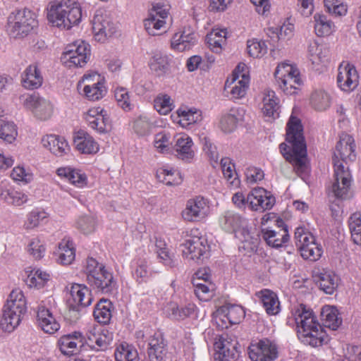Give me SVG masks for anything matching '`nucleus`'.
<instances>
[{"label": "nucleus", "mask_w": 361, "mask_h": 361, "mask_svg": "<svg viewBox=\"0 0 361 361\" xmlns=\"http://www.w3.org/2000/svg\"><path fill=\"white\" fill-rule=\"evenodd\" d=\"M111 341L112 336L108 330L93 327L88 331L86 337L80 332L75 331L61 336L57 343L61 353L73 355L78 353L85 344L96 352L104 351Z\"/></svg>", "instance_id": "nucleus-1"}, {"label": "nucleus", "mask_w": 361, "mask_h": 361, "mask_svg": "<svg viewBox=\"0 0 361 361\" xmlns=\"http://www.w3.org/2000/svg\"><path fill=\"white\" fill-rule=\"evenodd\" d=\"M286 141L291 145V152H288V146L281 143L279 146L281 152L287 161L292 163L297 173L300 174L307 169L306 145L302 133L300 120L291 116L287 123Z\"/></svg>", "instance_id": "nucleus-2"}, {"label": "nucleus", "mask_w": 361, "mask_h": 361, "mask_svg": "<svg viewBox=\"0 0 361 361\" xmlns=\"http://www.w3.org/2000/svg\"><path fill=\"white\" fill-rule=\"evenodd\" d=\"M82 10L80 4L73 0L51 2L47 8V20L54 27L61 30H70L80 23Z\"/></svg>", "instance_id": "nucleus-3"}, {"label": "nucleus", "mask_w": 361, "mask_h": 361, "mask_svg": "<svg viewBox=\"0 0 361 361\" xmlns=\"http://www.w3.org/2000/svg\"><path fill=\"white\" fill-rule=\"evenodd\" d=\"M27 312V300L24 293L19 288L13 289L2 309L0 328L5 332L13 331L20 324Z\"/></svg>", "instance_id": "nucleus-4"}, {"label": "nucleus", "mask_w": 361, "mask_h": 361, "mask_svg": "<svg viewBox=\"0 0 361 361\" xmlns=\"http://www.w3.org/2000/svg\"><path fill=\"white\" fill-rule=\"evenodd\" d=\"M37 25L36 16L30 10H15L8 17L7 32L13 38H23Z\"/></svg>", "instance_id": "nucleus-5"}, {"label": "nucleus", "mask_w": 361, "mask_h": 361, "mask_svg": "<svg viewBox=\"0 0 361 361\" xmlns=\"http://www.w3.org/2000/svg\"><path fill=\"white\" fill-rule=\"evenodd\" d=\"M276 84L286 94L297 92L302 84L298 68L290 63H280L274 71Z\"/></svg>", "instance_id": "nucleus-6"}, {"label": "nucleus", "mask_w": 361, "mask_h": 361, "mask_svg": "<svg viewBox=\"0 0 361 361\" xmlns=\"http://www.w3.org/2000/svg\"><path fill=\"white\" fill-rule=\"evenodd\" d=\"M296 328L299 338L305 344L317 347L328 341L326 332L314 314L305 322L297 324Z\"/></svg>", "instance_id": "nucleus-7"}, {"label": "nucleus", "mask_w": 361, "mask_h": 361, "mask_svg": "<svg viewBox=\"0 0 361 361\" xmlns=\"http://www.w3.org/2000/svg\"><path fill=\"white\" fill-rule=\"evenodd\" d=\"M79 93L90 101H97L106 93L104 78L97 72L85 73L78 82Z\"/></svg>", "instance_id": "nucleus-8"}, {"label": "nucleus", "mask_w": 361, "mask_h": 361, "mask_svg": "<svg viewBox=\"0 0 361 361\" xmlns=\"http://www.w3.org/2000/svg\"><path fill=\"white\" fill-rule=\"evenodd\" d=\"M23 107L37 120L47 121L54 114V104L48 99L32 93L21 97Z\"/></svg>", "instance_id": "nucleus-9"}, {"label": "nucleus", "mask_w": 361, "mask_h": 361, "mask_svg": "<svg viewBox=\"0 0 361 361\" xmlns=\"http://www.w3.org/2000/svg\"><path fill=\"white\" fill-rule=\"evenodd\" d=\"M295 241L304 259L316 261L322 256V247L315 242L312 234L304 228H296Z\"/></svg>", "instance_id": "nucleus-10"}, {"label": "nucleus", "mask_w": 361, "mask_h": 361, "mask_svg": "<svg viewBox=\"0 0 361 361\" xmlns=\"http://www.w3.org/2000/svg\"><path fill=\"white\" fill-rule=\"evenodd\" d=\"M169 15L168 6L162 4H154L149 11L148 17L144 20V26L148 34L155 36L165 32Z\"/></svg>", "instance_id": "nucleus-11"}, {"label": "nucleus", "mask_w": 361, "mask_h": 361, "mask_svg": "<svg viewBox=\"0 0 361 361\" xmlns=\"http://www.w3.org/2000/svg\"><path fill=\"white\" fill-rule=\"evenodd\" d=\"M184 259L199 264L209 250L207 240L203 236H190L180 245Z\"/></svg>", "instance_id": "nucleus-12"}, {"label": "nucleus", "mask_w": 361, "mask_h": 361, "mask_svg": "<svg viewBox=\"0 0 361 361\" xmlns=\"http://www.w3.org/2000/svg\"><path fill=\"white\" fill-rule=\"evenodd\" d=\"M92 30L95 39L100 42H104L116 33L117 25L107 11L100 8L97 10L94 15Z\"/></svg>", "instance_id": "nucleus-13"}, {"label": "nucleus", "mask_w": 361, "mask_h": 361, "mask_svg": "<svg viewBox=\"0 0 361 361\" xmlns=\"http://www.w3.org/2000/svg\"><path fill=\"white\" fill-rule=\"evenodd\" d=\"M90 56V45L84 41H78L66 48L61 56V61L68 68L82 67L87 63Z\"/></svg>", "instance_id": "nucleus-14"}, {"label": "nucleus", "mask_w": 361, "mask_h": 361, "mask_svg": "<svg viewBox=\"0 0 361 361\" xmlns=\"http://www.w3.org/2000/svg\"><path fill=\"white\" fill-rule=\"evenodd\" d=\"M245 68V64H239L225 83V90L233 99L244 97L248 87L249 78L243 73Z\"/></svg>", "instance_id": "nucleus-15"}, {"label": "nucleus", "mask_w": 361, "mask_h": 361, "mask_svg": "<svg viewBox=\"0 0 361 361\" xmlns=\"http://www.w3.org/2000/svg\"><path fill=\"white\" fill-rule=\"evenodd\" d=\"M355 157V144L353 137L347 133H342L334 153V168L337 162L342 166H348V163L353 161Z\"/></svg>", "instance_id": "nucleus-16"}, {"label": "nucleus", "mask_w": 361, "mask_h": 361, "mask_svg": "<svg viewBox=\"0 0 361 361\" xmlns=\"http://www.w3.org/2000/svg\"><path fill=\"white\" fill-rule=\"evenodd\" d=\"M335 180L331 186V192L337 198L345 199L350 195L352 176L349 167L336 164L334 168Z\"/></svg>", "instance_id": "nucleus-17"}, {"label": "nucleus", "mask_w": 361, "mask_h": 361, "mask_svg": "<svg viewBox=\"0 0 361 361\" xmlns=\"http://www.w3.org/2000/svg\"><path fill=\"white\" fill-rule=\"evenodd\" d=\"M249 357L252 361H274L278 357V348L276 343L268 338L251 343L248 348Z\"/></svg>", "instance_id": "nucleus-18"}, {"label": "nucleus", "mask_w": 361, "mask_h": 361, "mask_svg": "<svg viewBox=\"0 0 361 361\" xmlns=\"http://www.w3.org/2000/svg\"><path fill=\"white\" fill-rule=\"evenodd\" d=\"M209 213V206L207 200L199 196L188 200L181 215L185 221L195 222L204 219Z\"/></svg>", "instance_id": "nucleus-19"}, {"label": "nucleus", "mask_w": 361, "mask_h": 361, "mask_svg": "<svg viewBox=\"0 0 361 361\" xmlns=\"http://www.w3.org/2000/svg\"><path fill=\"white\" fill-rule=\"evenodd\" d=\"M238 341L228 335L216 338L214 345L216 350L215 358L219 361H235L239 357Z\"/></svg>", "instance_id": "nucleus-20"}, {"label": "nucleus", "mask_w": 361, "mask_h": 361, "mask_svg": "<svg viewBox=\"0 0 361 361\" xmlns=\"http://www.w3.org/2000/svg\"><path fill=\"white\" fill-rule=\"evenodd\" d=\"M277 224L271 227L262 228V237L267 244L272 247H281L289 239V235L282 220H277Z\"/></svg>", "instance_id": "nucleus-21"}, {"label": "nucleus", "mask_w": 361, "mask_h": 361, "mask_svg": "<svg viewBox=\"0 0 361 361\" xmlns=\"http://www.w3.org/2000/svg\"><path fill=\"white\" fill-rule=\"evenodd\" d=\"M247 204L254 211L270 209L275 204V198L262 188L253 189L247 196Z\"/></svg>", "instance_id": "nucleus-22"}, {"label": "nucleus", "mask_w": 361, "mask_h": 361, "mask_svg": "<svg viewBox=\"0 0 361 361\" xmlns=\"http://www.w3.org/2000/svg\"><path fill=\"white\" fill-rule=\"evenodd\" d=\"M337 83L343 91L355 90L359 83L358 73L355 66L350 63H341L338 67Z\"/></svg>", "instance_id": "nucleus-23"}, {"label": "nucleus", "mask_w": 361, "mask_h": 361, "mask_svg": "<svg viewBox=\"0 0 361 361\" xmlns=\"http://www.w3.org/2000/svg\"><path fill=\"white\" fill-rule=\"evenodd\" d=\"M245 224V219L232 211L225 212L219 218V225L224 230L238 234L246 232L247 238H245V240H248L250 231L244 226Z\"/></svg>", "instance_id": "nucleus-24"}, {"label": "nucleus", "mask_w": 361, "mask_h": 361, "mask_svg": "<svg viewBox=\"0 0 361 361\" xmlns=\"http://www.w3.org/2000/svg\"><path fill=\"white\" fill-rule=\"evenodd\" d=\"M104 112V109L98 106L90 109L85 114L88 126L99 133H107L110 128L108 118Z\"/></svg>", "instance_id": "nucleus-25"}, {"label": "nucleus", "mask_w": 361, "mask_h": 361, "mask_svg": "<svg viewBox=\"0 0 361 361\" xmlns=\"http://www.w3.org/2000/svg\"><path fill=\"white\" fill-rule=\"evenodd\" d=\"M313 279L320 289L327 294H332L338 284V276L334 271L324 269L314 271Z\"/></svg>", "instance_id": "nucleus-26"}, {"label": "nucleus", "mask_w": 361, "mask_h": 361, "mask_svg": "<svg viewBox=\"0 0 361 361\" xmlns=\"http://www.w3.org/2000/svg\"><path fill=\"white\" fill-rule=\"evenodd\" d=\"M37 322L39 328L46 334H53L60 329L50 310L44 304H40L37 310Z\"/></svg>", "instance_id": "nucleus-27"}, {"label": "nucleus", "mask_w": 361, "mask_h": 361, "mask_svg": "<svg viewBox=\"0 0 361 361\" xmlns=\"http://www.w3.org/2000/svg\"><path fill=\"white\" fill-rule=\"evenodd\" d=\"M41 143L44 148L57 157H62L70 152L68 142L59 135H46L42 137Z\"/></svg>", "instance_id": "nucleus-28"}, {"label": "nucleus", "mask_w": 361, "mask_h": 361, "mask_svg": "<svg viewBox=\"0 0 361 361\" xmlns=\"http://www.w3.org/2000/svg\"><path fill=\"white\" fill-rule=\"evenodd\" d=\"M196 42L195 35L190 27L176 32L171 40V48L178 51L190 49Z\"/></svg>", "instance_id": "nucleus-29"}, {"label": "nucleus", "mask_w": 361, "mask_h": 361, "mask_svg": "<svg viewBox=\"0 0 361 361\" xmlns=\"http://www.w3.org/2000/svg\"><path fill=\"white\" fill-rule=\"evenodd\" d=\"M197 310V306L193 303L180 306L175 302H170L165 305L164 312L171 319L181 321L195 314Z\"/></svg>", "instance_id": "nucleus-30"}, {"label": "nucleus", "mask_w": 361, "mask_h": 361, "mask_svg": "<svg viewBox=\"0 0 361 361\" xmlns=\"http://www.w3.org/2000/svg\"><path fill=\"white\" fill-rule=\"evenodd\" d=\"M192 145V140L188 135L180 133L174 136L173 148L179 159L186 161L192 159L195 155Z\"/></svg>", "instance_id": "nucleus-31"}, {"label": "nucleus", "mask_w": 361, "mask_h": 361, "mask_svg": "<svg viewBox=\"0 0 361 361\" xmlns=\"http://www.w3.org/2000/svg\"><path fill=\"white\" fill-rule=\"evenodd\" d=\"M244 114L243 109H231L228 113L223 114L220 118L219 124L220 129L226 133L234 131L238 123L243 119Z\"/></svg>", "instance_id": "nucleus-32"}, {"label": "nucleus", "mask_w": 361, "mask_h": 361, "mask_svg": "<svg viewBox=\"0 0 361 361\" xmlns=\"http://www.w3.org/2000/svg\"><path fill=\"white\" fill-rule=\"evenodd\" d=\"M76 149L82 154H93L99 150V145L94 139L84 131L78 132L73 139Z\"/></svg>", "instance_id": "nucleus-33"}, {"label": "nucleus", "mask_w": 361, "mask_h": 361, "mask_svg": "<svg viewBox=\"0 0 361 361\" xmlns=\"http://www.w3.org/2000/svg\"><path fill=\"white\" fill-rule=\"evenodd\" d=\"M43 82V78L36 64L28 66L21 75L22 85L27 90L39 88Z\"/></svg>", "instance_id": "nucleus-34"}, {"label": "nucleus", "mask_w": 361, "mask_h": 361, "mask_svg": "<svg viewBox=\"0 0 361 361\" xmlns=\"http://www.w3.org/2000/svg\"><path fill=\"white\" fill-rule=\"evenodd\" d=\"M56 261L62 265H69L75 258V248L73 242L70 238H63L59 243L56 251Z\"/></svg>", "instance_id": "nucleus-35"}, {"label": "nucleus", "mask_w": 361, "mask_h": 361, "mask_svg": "<svg viewBox=\"0 0 361 361\" xmlns=\"http://www.w3.org/2000/svg\"><path fill=\"white\" fill-rule=\"evenodd\" d=\"M97 278L95 281H88V283L102 293H110L116 287V281L114 279L112 273L106 269L95 275Z\"/></svg>", "instance_id": "nucleus-36"}, {"label": "nucleus", "mask_w": 361, "mask_h": 361, "mask_svg": "<svg viewBox=\"0 0 361 361\" xmlns=\"http://www.w3.org/2000/svg\"><path fill=\"white\" fill-rule=\"evenodd\" d=\"M70 295L75 305L87 307L92 302L90 290L83 284H73L70 289Z\"/></svg>", "instance_id": "nucleus-37"}, {"label": "nucleus", "mask_w": 361, "mask_h": 361, "mask_svg": "<svg viewBox=\"0 0 361 361\" xmlns=\"http://www.w3.org/2000/svg\"><path fill=\"white\" fill-rule=\"evenodd\" d=\"M259 297L268 314L276 315L281 311L280 302L274 292L264 289L259 293Z\"/></svg>", "instance_id": "nucleus-38"}, {"label": "nucleus", "mask_w": 361, "mask_h": 361, "mask_svg": "<svg viewBox=\"0 0 361 361\" xmlns=\"http://www.w3.org/2000/svg\"><path fill=\"white\" fill-rule=\"evenodd\" d=\"M176 113L179 118L178 123L183 128H187L202 120V111L196 108L183 106L179 108Z\"/></svg>", "instance_id": "nucleus-39"}, {"label": "nucleus", "mask_w": 361, "mask_h": 361, "mask_svg": "<svg viewBox=\"0 0 361 361\" xmlns=\"http://www.w3.org/2000/svg\"><path fill=\"white\" fill-rule=\"evenodd\" d=\"M314 29L318 37H326L333 33L335 30L334 22L324 14L317 13L313 16Z\"/></svg>", "instance_id": "nucleus-40"}, {"label": "nucleus", "mask_w": 361, "mask_h": 361, "mask_svg": "<svg viewBox=\"0 0 361 361\" xmlns=\"http://www.w3.org/2000/svg\"><path fill=\"white\" fill-rule=\"evenodd\" d=\"M59 176L66 178L72 184L83 188L87 184V178L85 173L70 167H61L57 169Z\"/></svg>", "instance_id": "nucleus-41"}, {"label": "nucleus", "mask_w": 361, "mask_h": 361, "mask_svg": "<svg viewBox=\"0 0 361 361\" xmlns=\"http://www.w3.org/2000/svg\"><path fill=\"white\" fill-rule=\"evenodd\" d=\"M262 112L264 115L268 117H274L278 114L279 109V99L277 97L274 91L266 90L263 93L262 99Z\"/></svg>", "instance_id": "nucleus-42"}, {"label": "nucleus", "mask_w": 361, "mask_h": 361, "mask_svg": "<svg viewBox=\"0 0 361 361\" xmlns=\"http://www.w3.org/2000/svg\"><path fill=\"white\" fill-rule=\"evenodd\" d=\"M132 126L134 133L137 135L143 137L151 133L155 125L151 116L147 114H141L133 119Z\"/></svg>", "instance_id": "nucleus-43"}, {"label": "nucleus", "mask_w": 361, "mask_h": 361, "mask_svg": "<svg viewBox=\"0 0 361 361\" xmlns=\"http://www.w3.org/2000/svg\"><path fill=\"white\" fill-rule=\"evenodd\" d=\"M149 66L154 75L158 77L163 76L169 71V59L164 54L156 53L150 59Z\"/></svg>", "instance_id": "nucleus-44"}, {"label": "nucleus", "mask_w": 361, "mask_h": 361, "mask_svg": "<svg viewBox=\"0 0 361 361\" xmlns=\"http://www.w3.org/2000/svg\"><path fill=\"white\" fill-rule=\"evenodd\" d=\"M227 34L226 29L215 28L207 35V44L212 51L219 53L221 51L226 44Z\"/></svg>", "instance_id": "nucleus-45"}, {"label": "nucleus", "mask_w": 361, "mask_h": 361, "mask_svg": "<svg viewBox=\"0 0 361 361\" xmlns=\"http://www.w3.org/2000/svg\"><path fill=\"white\" fill-rule=\"evenodd\" d=\"M310 100L312 108L318 111L326 110L331 103V95L323 89H317L313 91Z\"/></svg>", "instance_id": "nucleus-46"}, {"label": "nucleus", "mask_w": 361, "mask_h": 361, "mask_svg": "<svg viewBox=\"0 0 361 361\" xmlns=\"http://www.w3.org/2000/svg\"><path fill=\"white\" fill-rule=\"evenodd\" d=\"M0 198L4 202L14 207H20L27 202V195L14 189H1Z\"/></svg>", "instance_id": "nucleus-47"}, {"label": "nucleus", "mask_w": 361, "mask_h": 361, "mask_svg": "<svg viewBox=\"0 0 361 361\" xmlns=\"http://www.w3.org/2000/svg\"><path fill=\"white\" fill-rule=\"evenodd\" d=\"M322 319L326 327L336 330L341 324L342 320L338 317V310L331 305H325L321 312Z\"/></svg>", "instance_id": "nucleus-48"}, {"label": "nucleus", "mask_w": 361, "mask_h": 361, "mask_svg": "<svg viewBox=\"0 0 361 361\" xmlns=\"http://www.w3.org/2000/svg\"><path fill=\"white\" fill-rule=\"evenodd\" d=\"M111 302L109 300L102 299L97 304L93 314L99 323L106 324L111 318Z\"/></svg>", "instance_id": "nucleus-49"}, {"label": "nucleus", "mask_w": 361, "mask_h": 361, "mask_svg": "<svg viewBox=\"0 0 361 361\" xmlns=\"http://www.w3.org/2000/svg\"><path fill=\"white\" fill-rule=\"evenodd\" d=\"M116 361H139L137 350L127 343L119 344L114 352Z\"/></svg>", "instance_id": "nucleus-50"}, {"label": "nucleus", "mask_w": 361, "mask_h": 361, "mask_svg": "<svg viewBox=\"0 0 361 361\" xmlns=\"http://www.w3.org/2000/svg\"><path fill=\"white\" fill-rule=\"evenodd\" d=\"M49 279V274L39 269H33L28 274L25 282L30 288H42Z\"/></svg>", "instance_id": "nucleus-51"}, {"label": "nucleus", "mask_w": 361, "mask_h": 361, "mask_svg": "<svg viewBox=\"0 0 361 361\" xmlns=\"http://www.w3.org/2000/svg\"><path fill=\"white\" fill-rule=\"evenodd\" d=\"M313 314V312L310 308L302 304H300L293 307L291 312V317L288 319V323L291 324H298L305 322L307 317Z\"/></svg>", "instance_id": "nucleus-52"}, {"label": "nucleus", "mask_w": 361, "mask_h": 361, "mask_svg": "<svg viewBox=\"0 0 361 361\" xmlns=\"http://www.w3.org/2000/svg\"><path fill=\"white\" fill-rule=\"evenodd\" d=\"M97 221L94 216L85 214L78 217L76 221V228L84 234L93 233L97 227Z\"/></svg>", "instance_id": "nucleus-53"}, {"label": "nucleus", "mask_w": 361, "mask_h": 361, "mask_svg": "<svg viewBox=\"0 0 361 361\" xmlns=\"http://www.w3.org/2000/svg\"><path fill=\"white\" fill-rule=\"evenodd\" d=\"M348 223L353 241L361 246V213H353L349 218Z\"/></svg>", "instance_id": "nucleus-54"}, {"label": "nucleus", "mask_w": 361, "mask_h": 361, "mask_svg": "<svg viewBox=\"0 0 361 361\" xmlns=\"http://www.w3.org/2000/svg\"><path fill=\"white\" fill-rule=\"evenodd\" d=\"M47 218V213L43 210L35 209L27 215L23 227L26 230H31L39 226L40 222Z\"/></svg>", "instance_id": "nucleus-55"}, {"label": "nucleus", "mask_w": 361, "mask_h": 361, "mask_svg": "<svg viewBox=\"0 0 361 361\" xmlns=\"http://www.w3.org/2000/svg\"><path fill=\"white\" fill-rule=\"evenodd\" d=\"M324 6L326 12L331 16H343L347 13V6L339 0H324Z\"/></svg>", "instance_id": "nucleus-56"}, {"label": "nucleus", "mask_w": 361, "mask_h": 361, "mask_svg": "<svg viewBox=\"0 0 361 361\" xmlns=\"http://www.w3.org/2000/svg\"><path fill=\"white\" fill-rule=\"evenodd\" d=\"M17 130L13 123L0 120V138L8 143H12L16 138Z\"/></svg>", "instance_id": "nucleus-57"}, {"label": "nucleus", "mask_w": 361, "mask_h": 361, "mask_svg": "<svg viewBox=\"0 0 361 361\" xmlns=\"http://www.w3.org/2000/svg\"><path fill=\"white\" fill-rule=\"evenodd\" d=\"M114 97L118 105L124 111H128L133 109L130 96L126 88H116L114 91Z\"/></svg>", "instance_id": "nucleus-58"}, {"label": "nucleus", "mask_w": 361, "mask_h": 361, "mask_svg": "<svg viewBox=\"0 0 361 361\" xmlns=\"http://www.w3.org/2000/svg\"><path fill=\"white\" fill-rule=\"evenodd\" d=\"M247 52L250 56L257 58L261 57L267 53V47L264 41H259L257 39H252L247 42Z\"/></svg>", "instance_id": "nucleus-59"}, {"label": "nucleus", "mask_w": 361, "mask_h": 361, "mask_svg": "<svg viewBox=\"0 0 361 361\" xmlns=\"http://www.w3.org/2000/svg\"><path fill=\"white\" fill-rule=\"evenodd\" d=\"M171 145L172 142L169 133L164 131L155 135L154 147L159 152L164 153L168 152Z\"/></svg>", "instance_id": "nucleus-60"}, {"label": "nucleus", "mask_w": 361, "mask_h": 361, "mask_svg": "<svg viewBox=\"0 0 361 361\" xmlns=\"http://www.w3.org/2000/svg\"><path fill=\"white\" fill-rule=\"evenodd\" d=\"M27 250L32 257L39 259L44 257L46 248L42 240L38 238H33L28 243Z\"/></svg>", "instance_id": "nucleus-61"}, {"label": "nucleus", "mask_w": 361, "mask_h": 361, "mask_svg": "<svg viewBox=\"0 0 361 361\" xmlns=\"http://www.w3.org/2000/svg\"><path fill=\"white\" fill-rule=\"evenodd\" d=\"M308 57L312 64L318 65L326 59L322 47L316 42H311L308 46Z\"/></svg>", "instance_id": "nucleus-62"}, {"label": "nucleus", "mask_w": 361, "mask_h": 361, "mask_svg": "<svg viewBox=\"0 0 361 361\" xmlns=\"http://www.w3.org/2000/svg\"><path fill=\"white\" fill-rule=\"evenodd\" d=\"M154 108L160 114L166 115L173 109V102L167 94L159 95L154 99Z\"/></svg>", "instance_id": "nucleus-63"}, {"label": "nucleus", "mask_w": 361, "mask_h": 361, "mask_svg": "<svg viewBox=\"0 0 361 361\" xmlns=\"http://www.w3.org/2000/svg\"><path fill=\"white\" fill-rule=\"evenodd\" d=\"M104 267L99 264L96 259L92 257H90L87 259L86 266L85 269V274L87 275V280L88 281H95L97 278L95 277V275L98 274L100 271L104 270Z\"/></svg>", "instance_id": "nucleus-64"}]
</instances>
